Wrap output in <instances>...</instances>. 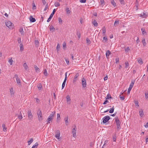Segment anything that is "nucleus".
<instances>
[{
	"mask_svg": "<svg viewBox=\"0 0 148 148\" xmlns=\"http://www.w3.org/2000/svg\"><path fill=\"white\" fill-rule=\"evenodd\" d=\"M13 62V60H12V58H11L9 60L8 62L10 63L11 65H12V62Z\"/></svg>",
	"mask_w": 148,
	"mask_h": 148,
	"instance_id": "45",
	"label": "nucleus"
},
{
	"mask_svg": "<svg viewBox=\"0 0 148 148\" xmlns=\"http://www.w3.org/2000/svg\"><path fill=\"white\" fill-rule=\"evenodd\" d=\"M10 92L11 95H14V92L13 89V88H11L10 89Z\"/></svg>",
	"mask_w": 148,
	"mask_h": 148,
	"instance_id": "35",
	"label": "nucleus"
},
{
	"mask_svg": "<svg viewBox=\"0 0 148 148\" xmlns=\"http://www.w3.org/2000/svg\"><path fill=\"white\" fill-rule=\"evenodd\" d=\"M16 116H17L19 119L21 120L23 118V116L21 113V111L20 112L19 114H16Z\"/></svg>",
	"mask_w": 148,
	"mask_h": 148,
	"instance_id": "12",
	"label": "nucleus"
},
{
	"mask_svg": "<svg viewBox=\"0 0 148 148\" xmlns=\"http://www.w3.org/2000/svg\"><path fill=\"white\" fill-rule=\"evenodd\" d=\"M72 132L73 134V136L74 137H75L76 136V127L75 126V128H74L72 130Z\"/></svg>",
	"mask_w": 148,
	"mask_h": 148,
	"instance_id": "11",
	"label": "nucleus"
},
{
	"mask_svg": "<svg viewBox=\"0 0 148 148\" xmlns=\"http://www.w3.org/2000/svg\"><path fill=\"white\" fill-rule=\"evenodd\" d=\"M16 80V81L17 83L18 84H21V81H20V79L19 78L17 79Z\"/></svg>",
	"mask_w": 148,
	"mask_h": 148,
	"instance_id": "44",
	"label": "nucleus"
},
{
	"mask_svg": "<svg viewBox=\"0 0 148 148\" xmlns=\"http://www.w3.org/2000/svg\"><path fill=\"white\" fill-rule=\"evenodd\" d=\"M42 86L41 84H40L38 86V88L39 90H40L42 89Z\"/></svg>",
	"mask_w": 148,
	"mask_h": 148,
	"instance_id": "52",
	"label": "nucleus"
},
{
	"mask_svg": "<svg viewBox=\"0 0 148 148\" xmlns=\"http://www.w3.org/2000/svg\"><path fill=\"white\" fill-rule=\"evenodd\" d=\"M125 52H127L130 50L129 47H127L125 49Z\"/></svg>",
	"mask_w": 148,
	"mask_h": 148,
	"instance_id": "50",
	"label": "nucleus"
},
{
	"mask_svg": "<svg viewBox=\"0 0 148 148\" xmlns=\"http://www.w3.org/2000/svg\"><path fill=\"white\" fill-rule=\"evenodd\" d=\"M145 97L146 99H148V91L146 92L145 93Z\"/></svg>",
	"mask_w": 148,
	"mask_h": 148,
	"instance_id": "51",
	"label": "nucleus"
},
{
	"mask_svg": "<svg viewBox=\"0 0 148 148\" xmlns=\"http://www.w3.org/2000/svg\"><path fill=\"white\" fill-rule=\"evenodd\" d=\"M32 5L33 9L34 10L36 9V6L34 2L32 3Z\"/></svg>",
	"mask_w": 148,
	"mask_h": 148,
	"instance_id": "53",
	"label": "nucleus"
},
{
	"mask_svg": "<svg viewBox=\"0 0 148 148\" xmlns=\"http://www.w3.org/2000/svg\"><path fill=\"white\" fill-rule=\"evenodd\" d=\"M19 32L21 33V35H24V32L23 31V29L22 27H20V28L19 29Z\"/></svg>",
	"mask_w": 148,
	"mask_h": 148,
	"instance_id": "18",
	"label": "nucleus"
},
{
	"mask_svg": "<svg viewBox=\"0 0 148 148\" xmlns=\"http://www.w3.org/2000/svg\"><path fill=\"white\" fill-rule=\"evenodd\" d=\"M59 23L60 24H62V20L61 18H58Z\"/></svg>",
	"mask_w": 148,
	"mask_h": 148,
	"instance_id": "59",
	"label": "nucleus"
},
{
	"mask_svg": "<svg viewBox=\"0 0 148 148\" xmlns=\"http://www.w3.org/2000/svg\"><path fill=\"white\" fill-rule=\"evenodd\" d=\"M135 82V81H132L131 83V84L130 85L129 88H132V87H133V86L134 85Z\"/></svg>",
	"mask_w": 148,
	"mask_h": 148,
	"instance_id": "22",
	"label": "nucleus"
},
{
	"mask_svg": "<svg viewBox=\"0 0 148 148\" xmlns=\"http://www.w3.org/2000/svg\"><path fill=\"white\" fill-rule=\"evenodd\" d=\"M115 122L116 123V125H121V122L118 117H116L115 118Z\"/></svg>",
	"mask_w": 148,
	"mask_h": 148,
	"instance_id": "9",
	"label": "nucleus"
},
{
	"mask_svg": "<svg viewBox=\"0 0 148 148\" xmlns=\"http://www.w3.org/2000/svg\"><path fill=\"white\" fill-rule=\"evenodd\" d=\"M82 84L83 86V87L85 88L86 87V82L85 79L84 77H83L82 80Z\"/></svg>",
	"mask_w": 148,
	"mask_h": 148,
	"instance_id": "7",
	"label": "nucleus"
},
{
	"mask_svg": "<svg viewBox=\"0 0 148 148\" xmlns=\"http://www.w3.org/2000/svg\"><path fill=\"white\" fill-rule=\"evenodd\" d=\"M56 9H53L52 13L51 14L49 17L48 19L47 20V22H49L51 21V18L53 17V15L55 14V13L56 12Z\"/></svg>",
	"mask_w": 148,
	"mask_h": 148,
	"instance_id": "2",
	"label": "nucleus"
},
{
	"mask_svg": "<svg viewBox=\"0 0 148 148\" xmlns=\"http://www.w3.org/2000/svg\"><path fill=\"white\" fill-rule=\"evenodd\" d=\"M43 73L46 76H47L48 73L47 69H44Z\"/></svg>",
	"mask_w": 148,
	"mask_h": 148,
	"instance_id": "32",
	"label": "nucleus"
},
{
	"mask_svg": "<svg viewBox=\"0 0 148 148\" xmlns=\"http://www.w3.org/2000/svg\"><path fill=\"white\" fill-rule=\"evenodd\" d=\"M100 2H101V5H102V6H103L105 4L104 1L103 0H100Z\"/></svg>",
	"mask_w": 148,
	"mask_h": 148,
	"instance_id": "34",
	"label": "nucleus"
},
{
	"mask_svg": "<svg viewBox=\"0 0 148 148\" xmlns=\"http://www.w3.org/2000/svg\"><path fill=\"white\" fill-rule=\"evenodd\" d=\"M86 41L87 43L88 44H90L91 42L90 39L88 38H87L86 39Z\"/></svg>",
	"mask_w": 148,
	"mask_h": 148,
	"instance_id": "43",
	"label": "nucleus"
},
{
	"mask_svg": "<svg viewBox=\"0 0 148 148\" xmlns=\"http://www.w3.org/2000/svg\"><path fill=\"white\" fill-rule=\"evenodd\" d=\"M38 145V143H36L33 146L32 148H37Z\"/></svg>",
	"mask_w": 148,
	"mask_h": 148,
	"instance_id": "33",
	"label": "nucleus"
},
{
	"mask_svg": "<svg viewBox=\"0 0 148 148\" xmlns=\"http://www.w3.org/2000/svg\"><path fill=\"white\" fill-rule=\"evenodd\" d=\"M48 4H46V5L45 6V7L44 9V11H46L47 10V9L48 8Z\"/></svg>",
	"mask_w": 148,
	"mask_h": 148,
	"instance_id": "61",
	"label": "nucleus"
},
{
	"mask_svg": "<svg viewBox=\"0 0 148 148\" xmlns=\"http://www.w3.org/2000/svg\"><path fill=\"white\" fill-rule=\"evenodd\" d=\"M121 3V4H124L125 3H124V1L123 0H119Z\"/></svg>",
	"mask_w": 148,
	"mask_h": 148,
	"instance_id": "63",
	"label": "nucleus"
},
{
	"mask_svg": "<svg viewBox=\"0 0 148 148\" xmlns=\"http://www.w3.org/2000/svg\"><path fill=\"white\" fill-rule=\"evenodd\" d=\"M86 0H80V1L81 3H85L86 2Z\"/></svg>",
	"mask_w": 148,
	"mask_h": 148,
	"instance_id": "62",
	"label": "nucleus"
},
{
	"mask_svg": "<svg viewBox=\"0 0 148 148\" xmlns=\"http://www.w3.org/2000/svg\"><path fill=\"white\" fill-rule=\"evenodd\" d=\"M66 11L67 13L69 14L70 13V11L69 8H67L66 9Z\"/></svg>",
	"mask_w": 148,
	"mask_h": 148,
	"instance_id": "56",
	"label": "nucleus"
},
{
	"mask_svg": "<svg viewBox=\"0 0 148 148\" xmlns=\"http://www.w3.org/2000/svg\"><path fill=\"white\" fill-rule=\"evenodd\" d=\"M103 35L104 36L105 35L106 33V29L105 28V27H104L103 29Z\"/></svg>",
	"mask_w": 148,
	"mask_h": 148,
	"instance_id": "47",
	"label": "nucleus"
},
{
	"mask_svg": "<svg viewBox=\"0 0 148 148\" xmlns=\"http://www.w3.org/2000/svg\"><path fill=\"white\" fill-rule=\"evenodd\" d=\"M49 29L51 31H54L55 29L53 26H51L49 27Z\"/></svg>",
	"mask_w": 148,
	"mask_h": 148,
	"instance_id": "36",
	"label": "nucleus"
},
{
	"mask_svg": "<svg viewBox=\"0 0 148 148\" xmlns=\"http://www.w3.org/2000/svg\"><path fill=\"white\" fill-rule=\"evenodd\" d=\"M20 50L21 51H23L24 49L23 46V45L22 43H21L20 44Z\"/></svg>",
	"mask_w": 148,
	"mask_h": 148,
	"instance_id": "37",
	"label": "nucleus"
},
{
	"mask_svg": "<svg viewBox=\"0 0 148 148\" xmlns=\"http://www.w3.org/2000/svg\"><path fill=\"white\" fill-rule=\"evenodd\" d=\"M92 23L95 26H97L98 25V23L95 20H94Z\"/></svg>",
	"mask_w": 148,
	"mask_h": 148,
	"instance_id": "27",
	"label": "nucleus"
},
{
	"mask_svg": "<svg viewBox=\"0 0 148 148\" xmlns=\"http://www.w3.org/2000/svg\"><path fill=\"white\" fill-rule=\"evenodd\" d=\"M146 13V12H145L144 11L143 12V14H140L138 15H139V16L141 17L145 18L147 16V14Z\"/></svg>",
	"mask_w": 148,
	"mask_h": 148,
	"instance_id": "10",
	"label": "nucleus"
},
{
	"mask_svg": "<svg viewBox=\"0 0 148 148\" xmlns=\"http://www.w3.org/2000/svg\"><path fill=\"white\" fill-rule=\"evenodd\" d=\"M140 40H139V38L138 37H137V39L136 40V42L137 44H138L140 42Z\"/></svg>",
	"mask_w": 148,
	"mask_h": 148,
	"instance_id": "64",
	"label": "nucleus"
},
{
	"mask_svg": "<svg viewBox=\"0 0 148 148\" xmlns=\"http://www.w3.org/2000/svg\"><path fill=\"white\" fill-rule=\"evenodd\" d=\"M56 134L55 135V137L58 139H59L60 138V131L59 130H57L56 132Z\"/></svg>",
	"mask_w": 148,
	"mask_h": 148,
	"instance_id": "8",
	"label": "nucleus"
},
{
	"mask_svg": "<svg viewBox=\"0 0 148 148\" xmlns=\"http://www.w3.org/2000/svg\"><path fill=\"white\" fill-rule=\"evenodd\" d=\"M66 81V80L64 79V82H63L62 85V89H63L64 88Z\"/></svg>",
	"mask_w": 148,
	"mask_h": 148,
	"instance_id": "25",
	"label": "nucleus"
},
{
	"mask_svg": "<svg viewBox=\"0 0 148 148\" xmlns=\"http://www.w3.org/2000/svg\"><path fill=\"white\" fill-rule=\"evenodd\" d=\"M66 48V44L65 42H64L63 44V49H65Z\"/></svg>",
	"mask_w": 148,
	"mask_h": 148,
	"instance_id": "41",
	"label": "nucleus"
},
{
	"mask_svg": "<svg viewBox=\"0 0 148 148\" xmlns=\"http://www.w3.org/2000/svg\"><path fill=\"white\" fill-rule=\"evenodd\" d=\"M33 141V139L32 138L30 140L28 141V145H29L31 144L32 143Z\"/></svg>",
	"mask_w": 148,
	"mask_h": 148,
	"instance_id": "29",
	"label": "nucleus"
},
{
	"mask_svg": "<svg viewBox=\"0 0 148 148\" xmlns=\"http://www.w3.org/2000/svg\"><path fill=\"white\" fill-rule=\"evenodd\" d=\"M29 20L31 22H34L36 21L35 18H33V17L32 16H30Z\"/></svg>",
	"mask_w": 148,
	"mask_h": 148,
	"instance_id": "14",
	"label": "nucleus"
},
{
	"mask_svg": "<svg viewBox=\"0 0 148 148\" xmlns=\"http://www.w3.org/2000/svg\"><path fill=\"white\" fill-rule=\"evenodd\" d=\"M55 6L56 7L59 6L60 5V4L58 2H55L54 4Z\"/></svg>",
	"mask_w": 148,
	"mask_h": 148,
	"instance_id": "46",
	"label": "nucleus"
},
{
	"mask_svg": "<svg viewBox=\"0 0 148 148\" xmlns=\"http://www.w3.org/2000/svg\"><path fill=\"white\" fill-rule=\"evenodd\" d=\"M134 103L136 105L138 106H139L138 102V101H134Z\"/></svg>",
	"mask_w": 148,
	"mask_h": 148,
	"instance_id": "54",
	"label": "nucleus"
},
{
	"mask_svg": "<svg viewBox=\"0 0 148 148\" xmlns=\"http://www.w3.org/2000/svg\"><path fill=\"white\" fill-rule=\"evenodd\" d=\"M125 68H127L129 65V63H128V62H125Z\"/></svg>",
	"mask_w": 148,
	"mask_h": 148,
	"instance_id": "49",
	"label": "nucleus"
},
{
	"mask_svg": "<svg viewBox=\"0 0 148 148\" xmlns=\"http://www.w3.org/2000/svg\"><path fill=\"white\" fill-rule=\"evenodd\" d=\"M35 44L36 45H39V42L38 40H35Z\"/></svg>",
	"mask_w": 148,
	"mask_h": 148,
	"instance_id": "48",
	"label": "nucleus"
},
{
	"mask_svg": "<svg viewBox=\"0 0 148 148\" xmlns=\"http://www.w3.org/2000/svg\"><path fill=\"white\" fill-rule=\"evenodd\" d=\"M107 98H106V99H109L112 98V97H111L110 95V96H109L108 95V94L107 96Z\"/></svg>",
	"mask_w": 148,
	"mask_h": 148,
	"instance_id": "58",
	"label": "nucleus"
},
{
	"mask_svg": "<svg viewBox=\"0 0 148 148\" xmlns=\"http://www.w3.org/2000/svg\"><path fill=\"white\" fill-rule=\"evenodd\" d=\"M142 42L143 44V46H146V45L145 39H143L142 40Z\"/></svg>",
	"mask_w": 148,
	"mask_h": 148,
	"instance_id": "30",
	"label": "nucleus"
},
{
	"mask_svg": "<svg viewBox=\"0 0 148 148\" xmlns=\"http://www.w3.org/2000/svg\"><path fill=\"white\" fill-rule=\"evenodd\" d=\"M121 127L120 126V125H117V130L119 131L121 129Z\"/></svg>",
	"mask_w": 148,
	"mask_h": 148,
	"instance_id": "55",
	"label": "nucleus"
},
{
	"mask_svg": "<svg viewBox=\"0 0 148 148\" xmlns=\"http://www.w3.org/2000/svg\"><path fill=\"white\" fill-rule=\"evenodd\" d=\"M60 45L59 44H58L57 45V47H56V49H57V51H59V49H60Z\"/></svg>",
	"mask_w": 148,
	"mask_h": 148,
	"instance_id": "57",
	"label": "nucleus"
},
{
	"mask_svg": "<svg viewBox=\"0 0 148 148\" xmlns=\"http://www.w3.org/2000/svg\"><path fill=\"white\" fill-rule=\"evenodd\" d=\"M110 119V117L108 116H106L104 117L102 119L103 123H105L108 122Z\"/></svg>",
	"mask_w": 148,
	"mask_h": 148,
	"instance_id": "3",
	"label": "nucleus"
},
{
	"mask_svg": "<svg viewBox=\"0 0 148 148\" xmlns=\"http://www.w3.org/2000/svg\"><path fill=\"white\" fill-rule=\"evenodd\" d=\"M27 114L28 116V118L29 119L32 120L33 119V115L30 110H28L27 112Z\"/></svg>",
	"mask_w": 148,
	"mask_h": 148,
	"instance_id": "5",
	"label": "nucleus"
},
{
	"mask_svg": "<svg viewBox=\"0 0 148 148\" xmlns=\"http://www.w3.org/2000/svg\"><path fill=\"white\" fill-rule=\"evenodd\" d=\"M113 140V141H116V134H114L112 136Z\"/></svg>",
	"mask_w": 148,
	"mask_h": 148,
	"instance_id": "31",
	"label": "nucleus"
},
{
	"mask_svg": "<svg viewBox=\"0 0 148 148\" xmlns=\"http://www.w3.org/2000/svg\"><path fill=\"white\" fill-rule=\"evenodd\" d=\"M2 127L3 128V131L4 132L6 131L7 127H6L5 124H3Z\"/></svg>",
	"mask_w": 148,
	"mask_h": 148,
	"instance_id": "20",
	"label": "nucleus"
},
{
	"mask_svg": "<svg viewBox=\"0 0 148 148\" xmlns=\"http://www.w3.org/2000/svg\"><path fill=\"white\" fill-rule=\"evenodd\" d=\"M66 101L67 103H69L70 104L71 103V99L69 95H67L66 97Z\"/></svg>",
	"mask_w": 148,
	"mask_h": 148,
	"instance_id": "15",
	"label": "nucleus"
},
{
	"mask_svg": "<svg viewBox=\"0 0 148 148\" xmlns=\"http://www.w3.org/2000/svg\"><path fill=\"white\" fill-rule=\"evenodd\" d=\"M34 68L36 72H37V71H39L40 69L38 68L37 66H34Z\"/></svg>",
	"mask_w": 148,
	"mask_h": 148,
	"instance_id": "40",
	"label": "nucleus"
},
{
	"mask_svg": "<svg viewBox=\"0 0 148 148\" xmlns=\"http://www.w3.org/2000/svg\"><path fill=\"white\" fill-rule=\"evenodd\" d=\"M141 30L142 31V33L143 34V35H144V34L146 35L147 34V33H146V32L145 31V28H142L141 29Z\"/></svg>",
	"mask_w": 148,
	"mask_h": 148,
	"instance_id": "21",
	"label": "nucleus"
},
{
	"mask_svg": "<svg viewBox=\"0 0 148 148\" xmlns=\"http://www.w3.org/2000/svg\"><path fill=\"white\" fill-rule=\"evenodd\" d=\"M111 52L109 50H107L106 53V56L107 58H108L109 55L111 54Z\"/></svg>",
	"mask_w": 148,
	"mask_h": 148,
	"instance_id": "17",
	"label": "nucleus"
},
{
	"mask_svg": "<svg viewBox=\"0 0 148 148\" xmlns=\"http://www.w3.org/2000/svg\"><path fill=\"white\" fill-rule=\"evenodd\" d=\"M23 66L26 70L28 68V66L26 63H25L23 64Z\"/></svg>",
	"mask_w": 148,
	"mask_h": 148,
	"instance_id": "38",
	"label": "nucleus"
},
{
	"mask_svg": "<svg viewBox=\"0 0 148 148\" xmlns=\"http://www.w3.org/2000/svg\"><path fill=\"white\" fill-rule=\"evenodd\" d=\"M121 100H123L125 99V97L123 96H121V95L119 96Z\"/></svg>",
	"mask_w": 148,
	"mask_h": 148,
	"instance_id": "60",
	"label": "nucleus"
},
{
	"mask_svg": "<svg viewBox=\"0 0 148 148\" xmlns=\"http://www.w3.org/2000/svg\"><path fill=\"white\" fill-rule=\"evenodd\" d=\"M111 3L114 7H115L116 6V3L115 2L114 0H111Z\"/></svg>",
	"mask_w": 148,
	"mask_h": 148,
	"instance_id": "23",
	"label": "nucleus"
},
{
	"mask_svg": "<svg viewBox=\"0 0 148 148\" xmlns=\"http://www.w3.org/2000/svg\"><path fill=\"white\" fill-rule=\"evenodd\" d=\"M77 37L79 39L80 38V34L79 31H77Z\"/></svg>",
	"mask_w": 148,
	"mask_h": 148,
	"instance_id": "39",
	"label": "nucleus"
},
{
	"mask_svg": "<svg viewBox=\"0 0 148 148\" xmlns=\"http://www.w3.org/2000/svg\"><path fill=\"white\" fill-rule=\"evenodd\" d=\"M60 115L58 113L57 114V120H60Z\"/></svg>",
	"mask_w": 148,
	"mask_h": 148,
	"instance_id": "42",
	"label": "nucleus"
},
{
	"mask_svg": "<svg viewBox=\"0 0 148 148\" xmlns=\"http://www.w3.org/2000/svg\"><path fill=\"white\" fill-rule=\"evenodd\" d=\"M114 106H113L112 108L110 109L109 110V113H112L114 111Z\"/></svg>",
	"mask_w": 148,
	"mask_h": 148,
	"instance_id": "24",
	"label": "nucleus"
},
{
	"mask_svg": "<svg viewBox=\"0 0 148 148\" xmlns=\"http://www.w3.org/2000/svg\"><path fill=\"white\" fill-rule=\"evenodd\" d=\"M64 121L65 122V123L66 125H67L69 123V122L68 121V116H67L64 118Z\"/></svg>",
	"mask_w": 148,
	"mask_h": 148,
	"instance_id": "19",
	"label": "nucleus"
},
{
	"mask_svg": "<svg viewBox=\"0 0 148 148\" xmlns=\"http://www.w3.org/2000/svg\"><path fill=\"white\" fill-rule=\"evenodd\" d=\"M119 21H115L114 22V26L115 27H116L119 24Z\"/></svg>",
	"mask_w": 148,
	"mask_h": 148,
	"instance_id": "28",
	"label": "nucleus"
},
{
	"mask_svg": "<svg viewBox=\"0 0 148 148\" xmlns=\"http://www.w3.org/2000/svg\"><path fill=\"white\" fill-rule=\"evenodd\" d=\"M37 114L38 116L39 121H42L43 119V118L41 110H38L37 112Z\"/></svg>",
	"mask_w": 148,
	"mask_h": 148,
	"instance_id": "1",
	"label": "nucleus"
},
{
	"mask_svg": "<svg viewBox=\"0 0 148 148\" xmlns=\"http://www.w3.org/2000/svg\"><path fill=\"white\" fill-rule=\"evenodd\" d=\"M79 74L78 73H76L74 76V77L73 80V82L76 81L77 79V78L79 76Z\"/></svg>",
	"mask_w": 148,
	"mask_h": 148,
	"instance_id": "16",
	"label": "nucleus"
},
{
	"mask_svg": "<svg viewBox=\"0 0 148 148\" xmlns=\"http://www.w3.org/2000/svg\"><path fill=\"white\" fill-rule=\"evenodd\" d=\"M139 112L140 116H141V117H143V116L144 115V114L143 112V110L142 109H140L139 111Z\"/></svg>",
	"mask_w": 148,
	"mask_h": 148,
	"instance_id": "13",
	"label": "nucleus"
},
{
	"mask_svg": "<svg viewBox=\"0 0 148 148\" xmlns=\"http://www.w3.org/2000/svg\"><path fill=\"white\" fill-rule=\"evenodd\" d=\"M6 25L9 28L11 29L13 28V24L10 21H9L5 22Z\"/></svg>",
	"mask_w": 148,
	"mask_h": 148,
	"instance_id": "6",
	"label": "nucleus"
},
{
	"mask_svg": "<svg viewBox=\"0 0 148 148\" xmlns=\"http://www.w3.org/2000/svg\"><path fill=\"white\" fill-rule=\"evenodd\" d=\"M138 63L141 64H142L143 63L142 60V59L140 58L139 59H138Z\"/></svg>",
	"mask_w": 148,
	"mask_h": 148,
	"instance_id": "26",
	"label": "nucleus"
},
{
	"mask_svg": "<svg viewBox=\"0 0 148 148\" xmlns=\"http://www.w3.org/2000/svg\"><path fill=\"white\" fill-rule=\"evenodd\" d=\"M56 115V111H54L52 112L47 118L49 120H52L53 119V117Z\"/></svg>",
	"mask_w": 148,
	"mask_h": 148,
	"instance_id": "4",
	"label": "nucleus"
}]
</instances>
